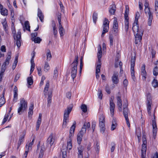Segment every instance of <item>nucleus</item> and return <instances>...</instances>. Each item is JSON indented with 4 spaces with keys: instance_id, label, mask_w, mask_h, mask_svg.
I'll return each instance as SVG.
<instances>
[{
    "instance_id": "f03ea898",
    "label": "nucleus",
    "mask_w": 158,
    "mask_h": 158,
    "mask_svg": "<svg viewBox=\"0 0 158 158\" xmlns=\"http://www.w3.org/2000/svg\"><path fill=\"white\" fill-rule=\"evenodd\" d=\"M19 106L18 109V113L19 114H21L27 108V103L23 98L20 99Z\"/></svg>"
},
{
    "instance_id": "f704fd0d",
    "label": "nucleus",
    "mask_w": 158,
    "mask_h": 158,
    "mask_svg": "<svg viewBox=\"0 0 158 158\" xmlns=\"http://www.w3.org/2000/svg\"><path fill=\"white\" fill-rule=\"evenodd\" d=\"M113 28L118 29V24L117 19L116 18H114Z\"/></svg>"
},
{
    "instance_id": "052dcab7",
    "label": "nucleus",
    "mask_w": 158,
    "mask_h": 158,
    "mask_svg": "<svg viewBox=\"0 0 158 158\" xmlns=\"http://www.w3.org/2000/svg\"><path fill=\"white\" fill-rule=\"evenodd\" d=\"M140 16V14L139 12H137L135 14V21L136 22H138V19Z\"/></svg>"
},
{
    "instance_id": "aec40b11",
    "label": "nucleus",
    "mask_w": 158,
    "mask_h": 158,
    "mask_svg": "<svg viewBox=\"0 0 158 158\" xmlns=\"http://www.w3.org/2000/svg\"><path fill=\"white\" fill-rule=\"evenodd\" d=\"M34 108L33 105L31 104L29 108V112H28V117L30 119L32 118V116L33 114V109Z\"/></svg>"
},
{
    "instance_id": "20e7f679",
    "label": "nucleus",
    "mask_w": 158,
    "mask_h": 158,
    "mask_svg": "<svg viewBox=\"0 0 158 158\" xmlns=\"http://www.w3.org/2000/svg\"><path fill=\"white\" fill-rule=\"evenodd\" d=\"M49 86V82L48 81L46 82V84L45 85V87L44 88V94L45 96H46L47 94L48 95V105L51 103V100H52V92H48V88Z\"/></svg>"
},
{
    "instance_id": "4be33fe9",
    "label": "nucleus",
    "mask_w": 158,
    "mask_h": 158,
    "mask_svg": "<svg viewBox=\"0 0 158 158\" xmlns=\"http://www.w3.org/2000/svg\"><path fill=\"white\" fill-rule=\"evenodd\" d=\"M117 125L116 120L115 118H113L112 121L111 130V131H114V130L117 127Z\"/></svg>"
},
{
    "instance_id": "9d476101",
    "label": "nucleus",
    "mask_w": 158,
    "mask_h": 158,
    "mask_svg": "<svg viewBox=\"0 0 158 158\" xmlns=\"http://www.w3.org/2000/svg\"><path fill=\"white\" fill-rule=\"evenodd\" d=\"M143 31V29H141L139 30L138 33H137L135 37V44H138L139 42L141 41Z\"/></svg>"
},
{
    "instance_id": "a19ab883",
    "label": "nucleus",
    "mask_w": 158,
    "mask_h": 158,
    "mask_svg": "<svg viewBox=\"0 0 158 158\" xmlns=\"http://www.w3.org/2000/svg\"><path fill=\"white\" fill-rule=\"evenodd\" d=\"M98 19V14L97 13L94 12L93 15V19L94 22L96 24Z\"/></svg>"
},
{
    "instance_id": "c9c22d12",
    "label": "nucleus",
    "mask_w": 158,
    "mask_h": 158,
    "mask_svg": "<svg viewBox=\"0 0 158 158\" xmlns=\"http://www.w3.org/2000/svg\"><path fill=\"white\" fill-rule=\"evenodd\" d=\"M59 32L60 34V36H63L65 33V30L63 27H59Z\"/></svg>"
},
{
    "instance_id": "4c0bfd02",
    "label": "nucleus",
    "mask_w": 158,
    "mask_h": 158,
    "mask_svg": "<svg viewBox=\"0 0 158 158\" xmlns=\"http://www.w3.org/2000/svg\"><path fill=\"white\" fill-rule=\"evenodd\" d=\"M117 106H122V101L121 97L119 96H117Z\"/></svg>"
},
{
    "instance_id": "a878e982",
    "label": "nucleus",
    "mask_w": 158,
    "mask_h": 158,
    "mask_svg": "<svg viewBox=\"0 0 158 158\" xmlns=\"http://www.w3.org/2000/svg\"><path fill=\"white\" fill-rule=\"evenodd\" d=\"M56 15L57 17V19L59 23V27H62L61 25V14L59 13L58 12L56 14Z\"/></svg>"
},
{
    "instance_id": "ddd939ff",
    "label": "nucleus",
    "mask_w": 158,
    "mask_h": 158,
    "mask_svg": "<svg viewBox=\"0 0 158 158\" xmlns=\"http://www.w3.org/2000/svg\"><path fill=\"white\" fill-rule=\"evenodd\" d=\"M154 119L152 120V126L153 128V136H154L155 135L156 136V135L157 131V128L156 124V120H155V116L154 114Z\"/></svg>"
},
{
    "instance_id": "9b49d317",
    "label": "nucleus",
    "mask_w": 158,
    "mask_h": 158,
    "mask_svg": "<svg viewBox=\"0 0 158 158\" xmlns=\"http://www.w3.org/2000/svg\"><path fill=\"white\" fill-rule=\"evenodd\" d=\"M115 105L113 101V100L111 98L110 100V108L111 116L113 117L114 114V110Z\"/></svg>"
},
{
    "instance_id": "e433bc0d",
    "label": "nucleus",
    "mask_w": 158,
    "mask_h": 158,
    "mask_svg": "<svg viewBox=\"0 0 158 158\" xmlns=\"http://www.w3.org/2000/svg\"><path fill=\"white\" fill-rule=\"evenodd\" d=\"M27 83L30 85H31L33 83V80L32 79V76H31V77H28L27 79Z\"/></svg>"
},
{
    "instance_id": "338daca9",
    "label": "nucleus",
    "mask_w": 158,
    "mask_h": 158,
    "mask_svg": "<svg viewBox=\"0 0 158 158\" xmlns=\"http://www.w3.org/2000/svg\"><path fill=\"white\" fill-rule=\"evenodd\" d=\"M96 124V123L95 121H93L92 122V128L93 130V132L94 131V129H95Z\"/></svg>"
},
{
    "instance_id": "dca6fc26",
    "label": "nucleus",
    "mask_w": 158,
    "mask_h": 158,
    "mask_svg": "<svg viewBox=\"0 0 158 158\" xmlns=\"http://www.w3.org/2000/svg\"><path fill=\"white\" fill-rule=\"evenodd\" d=\"M141 75L142 79L143 81H145L146 78L147 73L145 70V66L143 64L141 67Z\"/></svg>"
},
{
    "instance_id": "cd10ccee",
    "label": "nucleus",
    "mask_w": 158,
    "mask_h": 158,
    "mask_svg": "<svg viewBox=\"0 0 158 158\" xmlns=\"http://www.w3.org/2000/svg\"><path fill=\"white\" fill-rule=\"evenodd\" d=\"M152 103V102H147V103L148 112L149 115H151V109Z\"/></svg>"
},
{
    "instance_id": "7c9ffc66",
    "label": "nucleus",
    "mask_w": 158,
    "mask_h": 158,
    "mask_svg": "<svg viewBox=\"0 0 158 158\" xmlns=\"http://www.w3.org/2000/svg\"><path fill=\"white\" fill-rule=\"evenodd\" d=\"M147 102H152L151 94L148 92L146 94Z\"/></svg>"
},
{
    "instance_id": "de8ad7c7",
    "label": "nucleus",
    "mask_w": 158,
    "mask_h": 158,
    "mask_svg": "<svg viewBox=\"0 0 158 158\" xmlns=\"http://www.w3.org/2000/svg\"><path fill=\"white\" fill-rule=\"evenodd\" d=\"M82 136H81V135L80 134H77V141L78 143L80 145L81 144V142L82 140Z\"/></svg>"
},
{
    "instance_id": "5fc2aeb1",
    "label": "nucleus",
    "mask_w": 158,
    "mask_h": 158,
    "mask_svg": "<svg viewBox=\"0 0 158 158\" xmlns=\"http://www.w3.org/2000/svg\"><path fill=\"white\" fill-rule=\"evenodd\" d=\"M94 147L97 152L98 153L99 152L100 147L99 143L98 142H96Z\"/></svg>"
},
{
    "instance_id": "412c9836",
    "label": "nucleus",
    "mask_w": 158,
    "mask_h": 158,
    "mask_svg": "<svg viewBox=\"0 0 158 158\" xmlns=\"http://www.w3.org/2000/svg\"><path fill=\"white\" fill-rule=\"evenodd\" d=\"M75 125L76 122H75L70 129V134L69 135V138L72 136L73 135L76 127Z\"/></svg>"
},
{
    "instance_id": "bf43d9fd",
    "label": "nucleus",
    "mask_w": 158,
    "mask_h": 158,
    "mask_svg": "<svg viewBox=\"0 0 158 158\" xmlns=\"http://www.w3.org/2000/svg\"><path fill=\"white\" fill-rule=\"evenodd\" d=\"M98 98L100 99H102V94L101 90L99 89L98 93Z\"/></svg>"
},
{
    "instance_id": "39448f33",
    "label": "nucleus",
    "mask_w": 158,
    "mask_h": 158,
    "mask_svg": "<svg viewBox=\"0 0 158 158\" xmlns=\"http://www.w3.org/2000/svg\"><path fill=\"white\" fill-rule=\"evenodd\" d=\"M123 115L125 117V120L127 124L129 127H130V123L129 121V119L128 118V114L129 113V111L128 109L127 104L125 103L123 104Z\"/></svg>"
},
{
    "instance_id": "ea45409f",
    "label": "nucleus",
    "mask_w": 158,
    "mask_h": 158,
    "mask_svg": "<svg viewBox=\"0 0 158 158\" xmlns=\"http://www.w3.org/2000/svg\"><path fill=\"white\" fill-rule=\"evenodd\" d=\"M32 41H34L35 43H40L42 40L39 37H35L34 39L31 38Z\"/></svg>"
},
{
    "instance_id": "f8f14e48",
    "label": "nucleus",
    "mask_w": 158,
    "mask_h": 158,
    "mask_svg": "<svg viewBox=\"0 0 158 158\" xmlns=\"http://www.w3.org/2000/svg\"><path fill=\"white\" fill-rule=\"evenodd\" d=\"M21 33L19 32L17 33L16 38L14 37V40L16 41V44L18 48H19L21 45Z\"/></svg>"
},
{
    "instance_id": "0e129e2a",
    "label": "nucleus",
    "mask_w": 158,
    "mask_h": 158,
    "mask_svg": "<svg viewBox=\"0 0 158 158\" xmlns=\"http://www.w3.org/2000/svg\"><path fill=\"white\" fill-rule=\"evenodd\" d=\"M146 144H144L143 143V144H142L141 151L146 152L147 149Z\"/></svg>"
},
{
    "instance_id": "a18cd8bd",
    "label": "nucleus",
    "mask_w": 158,
    "mask_h": 158,
    "mask_svg": "<svg viewBox=\"0 0 158 158\" xmlns=\"http://www.w3.org/2000/svg\"><path fill=\"white\" fill-rule=\"evenodd\" d=\"M69 141L67 142V148L68 149L70 150L72 149V145L70 138H69Z\"/></svg>"
},
{
    "instance_id": "0eeeda50",
    "label": "nucleus",
    "mask_w": 158,
    "mask_h": 158,
    "mask_svg": "<svg viewBox=\"0 0 158 158\" xmlns=\"http://www.w3.org/2000/svg\"><path fill=\"white\" fill-rule=\"evenodd\" d=\"M145 13L148 18V26H150L152 25V21L153 20V14L151 12L150 9H146L144 10Z\"/></svg>"
},
{
    "instance_id": "5701e85b",
    "label": "nucleus",
    "mask_w": 158,
    "mask_h": 158,
    "mask_svg": "<svg viewBox=\"0 0 158 158\" xmlns=\"http://www.w3.org/2000/svg\"><path fill=\"white\" fill-rule=\"evenodd\" d=\"M37 15H38V16L39 17L41 21V22H43L44 19V16L41 10L39 8L38 9Z\"/></svg>"
},
{
    "instance_id": "a211bd4d",
    "label": "nucleus",
    "mask_w": 158,
    "mask_h": 158,
    "mask_svg": "<svg viewBox=\"0 0 158 158\" xmlns=\"http://www.w3.org/2000/svg\"><path fill=\"white\" fill-rule=\"evenodd\" d=\"M77 149L78 150L77 152L78 158H83V148L81 146H79L77 148Z\"/></svg>"
},
{
    "instance_id": "b1692460",
    "label": "nucleus",
    "mask_w": 158,
    "mask_h": 158,
    "mask_svg": "<svg viewBox=\"0 0 158 158\" xmlns=\"http://www.w3.org/2000/svg\"><path fill=\"white\" fill-rule=\"evenodd\" d=\"M101 68V66L100 64H98L97 65V66L96 69V78L98 79L99 77V75L98 74L100 71V69Z\"/></svg>"
},
{
    "instance_id": "3c124183",
    "label": "nucleus",
    "mask_w": 158,
    "mask_h": 158,
    "mask_svg": "<svg viewBox=\"0 0 158 158\" xmlns=\"http://www.w3.org/2000/svg\"><path fill=\"white\" fill-rule=\"evenodd\" d=\"M53 74V77L55 78H56L58 76V70L57 67L55 68Z\"/></svg>"
},
{
    "instance_id": "4468645a",
    "label": "nucleus",
    "mask_w": 158,
    "mask_h": 158,
    "mask_svg": "<svg viewBox=\"0 0 158 158\" xmlns=\"http://www.w3.org/2000/svg\"><path fill=\"white\" fill-rule=\"evenodd\" d=\"M118 73H114L112 77V81L113 83L115 84H117L119 82L118 78Z\"/></svg>"
},
{
    "instance_id": "393cba45",
    "label": "nucleus",
    "mask_w": 158,
    "mask_h": 158,
    "mask_svg": "<svg viewBox=\"0 0 158 158\" xmlns=\"http://www.w3.org/2000/svg\"><path fill=\"white\" fill-rule=\"evenodd\" d=\"M25 135V134L23 133L20 135L18 144L21 145L22 143L23 142Z\"/></svg>"
},
{
    "instance_id": "37998d69",
    "label": "nucleus",
    "mask_w": 158,
    "mask_h": 158,
    "mask_svg": "<svg viewBox=\"0 0 158 158\" xmlns=\"http://www.w3.org/2000/svg\"><path fill=\"white\" fill-rule=\"evenodd\" d=\"M24 25L26 29L29 31H30V26L29 22L28 21H26L25 22Z\"/></svg>"
},
{
    "instance_id": "4d7b16f0",
    "label": "nucleus",
    "mask_w": 158,
    "mask_h": 158,
    "mask_svg": "<svg viewBox=\"0 0 158 158\" xmlns=\"http://www.w3.org/2000/svg\"><path fill=\"white\" fill-rule=\"evenodd\" d=\"M9 115V113H8L7 114L5 115L4 118L2 122V124H4L7 121Z\"/></svg>"
},
{
    "instance_id": "2f4dec72",
    "label": "nucleus",
    "mask_w": 158,
    "mask_h": 158,
    "mask_svg": "<svg viewBox=\"0 0 158 158\" xmlns=\"http://www.w3.org/2000/svg\"><path fill=\"white\" fill-rule=\"evenodd\" d=\"M1 14L3 16H6L8 15V10L5 8H3L1 10Z\"/></svg>"
},
{
    "instance_id": "603ef678",
    "label": "nucleus",
    "mask_w": 158,
    "mask_h": 158,
    "mask_svg": "<svg viewBox=\"0 0 158 158\" xmlns=\"http://www.w3.org/2000/svg\"><path fill=\"white\" fill-rule=\"evenodd\" d=\"M84 128V127H82L81 131H80L79 133L78 134H80L81 135V136L82 137L84 134L86 132V129H85Z\"/></svg>"
},
{
    "instance_id": "f3484780",
    "label": "nucleus",
    "mask_w": 158,
    "mask_h": 158,
    "mask_svg": "<svg viewBox=\"0 0 158 158\" xmlns=\"http://www.w3.org/2000/svg\"><path fill=\"white\" fill-rule=\"evenodd\" d=\"M47 141L48 144H50L51 146L53 144L54 142V139L53 138L52 133H51L50 134L47 139Z\"/></svg>"
},
{
    "instance_id": "7ed1b4c3",
    "label": "nucleus",
    "mask_w": 158,
    "mask_h": 158,
    "mask_svg": "<svg viewBox=\"0 0 158 158\" xmlns=\"http://www.w3.org/2000/svg\"><path fill=\"white\" fill-rule=\"evenodd\" d=\"M73 109L72 106H68L66 109L64 110V114L63 123L62 127H65L66 126L67 120H68L69 115Z\"/></svg>"
},
{
    "instance_id": "864d4df0",
    "label": "nucleus",
    "mask_w": 158,
    "mask_h": 158,
    "mask_svg": "<svg viewBox=\"0 0 158 158\" xmlns=\"http://www.w3.org/2000/svg\"><path fill=\"white\" fill-rule=\"evenodd\" d=\"M153 74L155 76H157L158 74V69L157 66L155 67L153 69Z\"/></svg>"
},
{
    "instance_id": "bb28decb",
    "label": "nucleus",
    "mask_w": 158,
    "mask_h": 158,
    "mask_svg": "<svg viewBox=\"0 0 158 158\" xmlns=\"http://www.w3.org/2000/svg\"><path fill=\"white\" fill-rule=\"evenodd\" d=\"M50 69V66L48 62L46 61L44 67V71L46 72H48Z\"/></svg>"
},
{
    "instance_id": "423d86ee",
    "label": "nucleus",
    "mask_w": 158,
    "mask_h": 158,
    "mask_svg": "<svg viewBox=\"0 0 158 158\" xmlns=\"http://www.w3.org/2000/svg\"><path fill=\"white\" fill-rule=\"evenodd\" d=\"M109 24V21L108 19L106 18H105L102 25L103 30L101 35L102 37H103L104 36L105 34L108 31Z\"/></svg>"
},
{
    "instance_id": "79ce46f5",
    "label": "nucleus",
    "mask_w": 158,
    "mask_h": 158,
    "mask_svg": "<svg viewBox=\"0 0 158 158\" xmlns=\"http://www.w3.org/2000/svg\"><path fill=\"white\" fill-rule=\"evenodd\" d=\"M4 97H0V107L2 106L5 103Z\"/></svg>"
},
{
    "instance_id": "e2e57ef3",
    "label": "nucleus",
    "mask_w": 158,
    "mask_h": 158,
    "mask_svg": "<svg viewBox=\"0 0 158 158\" xmlns=\"http://www.w3.org/2000/svg\"><path fill=\"white\" fill-rule=\"evenodd\" d=\"M125 30L126 32H127L129 29V23L127 21L125 22Z\"/></svg>"
},
{
    "instance_id": "f257e3e1",
    "label": "nucleus",
    "mask_w": 158,
    "mask_h": 158,
    "mask_svg": "<svg viewBox=\"0 0 158 158\" xmlns=\"http://www.w3.org/2000/svg\"><path fill=\"white\" fill-rule=\"evenodd\" d=\"M78 59V55L76 56L73 63L70 65L71 70V75L73 80H74L76 76Z\"/></svg>"
},
{
    "instance_id": "8fccbe9b",
    "label": "nucleus",
    "mask_w": 158,
    "mask_h": 158,
    "mask_svg": "<svg viewBox=\"0 0 158 158\" xmlns=\"http://www.w3.org/2000/svg\"><path fill=\"white\" fill-rule=\"evenodd\" d=\"M81 109L84 113H85L87 111V106L85 104L81 105Z\"/></svg>"
},
{
    "instance_id": "13d9d810",
    "label": "nucleus",
    "mask_w": 158,
    "mask_h": 158,
    "mask_svg": "<svg viewBox=\"0 0 158 158\" xmlns=\"http://www.w3.org/2000/svg\"><path fill=\"white\" fill-rule=\"evenodd\" d=\"M144 6H145V9L144 10H146V9H150V8L149 6V3L148 2L147 0H145V3L144 4Z\"/></svg>"
},
{
    "instance_id": "c85d7f7f",
    "label": "nucleus",
    "mask_w": 158,
    "mask_h": 158,
    "mask_svg": "<svg viewBox=\"0 0 158 158\" xmlns=\"http://www.w3.org/2000/svg\"><path fill=\"white\" fill-rule=\"evenodd\" d=\"M45 150V148L44 146L41 147V150L39 155L38 158H42L43 156L44 152Z\"/></svg>"
},
{
    "instance_id": "09e8293b",
    "label": "nucleus",
    "mask_w": 158,
    "mask_h": 158,
    "mask_svg": "<svg viewBox=\"0 0 158 158\" xmlns=\"http://www.w3.org/2000/svg\"><path fill=\"white\" fill-rule=\"evenodd\" d=\"M84 127V128L86 130V128L88 129H89L90 128V124L89 122H85L82 127Z\"/></svg>"
},
{
    "instance_id": "473e14b6",
    "label": "nucleus",
    "mask_w": 158,
    "mask_h": 158,
    "mask_svg": "<svg viewBox=\"0 0 158 158\" xmlns=\"http://www.w3.org/2000/svg\"><path fill=\"white\" fill-rule=\"evenodd\" d=\"M47 60L48 61H50L52 58V55L50 50H48L46 53Z\"/></svg>"
},
{
    "instance_id": "c756f323",
    "label": "nucleus",
    "mask_w": 158,
    "mask_h": 158,
    "mask_svg": "<svg viewBox=\"0 0 158 158\" xmlns=\"http://www.w3.org/2000/svg\"><path fill=\"white\" fill-rule=\"evenodd\" d=\"M2 23L3 25V27L5 31L6 32H7L8 30V25L7 23V22H6V19H4V21L3 22H2Z\"/></svg>"
},
{
    "instance_id": "680f3d73",
    "label": "nucleus",
    "mask_w": 158,
    "mask_h": 158,
    "mask_svg": "<svg viewBox=\"0 0 158 158\" xmlns=\"http://www.w3.org/2000/svg\"><path fill=\"white\" fill-rule=\"evenodd\" d=\"M115 145H116V144H115V143H114V142H113L111 143V152H114V149H115Z\"/></svg>"
},
{
    "instance_id": "69168bd1",
    "label": "nucleus",
    "mask_w": 158,
    "mask_h": 158,
    "mask_svg": "<svg viewBox=\"0 0 158 158\" xmlns=\"http://www.w3.org/2000/svg\"><path fill=\"white\" fill-rule=\"evenodd\" d=\"M62 154V158H65L66 157V151L64 149L61 151Z\"/></svg>"
},
{
    "instance_id": "58836bf2",
    "label": "nucleus",
    "mask_w": 158,
    "mask_h": 158,
    "mask_svg": "<svg viewBox=\"0 0 158 158\" xmlns=\"http://www.w3.org/2000/svg\"><path fill=\"white\" fill-rule=\"evenodd\" d=\"M115 6L114 5H113L111 8L109 10V12L111 15H114V14L115 11Z\"/></svg>"
},
{
    "instance_id": "774afa93",
    "label": "nucleus",
    "mask_w": 158,
    "mask_h": 158,
    "mask_svg": "<svg viewBox=\"0 0 158 158\" xmlns=\"http://www.w3.org/2000/svg\"><path fill=\"white\" fill-rule=\"evenodd\" d=\"M37 71L38 73V75L40 76H41L42 74V71H41V67H39L37 68Z\"/></svg>"
},
{
    "instance_id": "6e6d98bb",
    "label": "nucleus",
    "mask_w": 158,
    "mask_h": 158,
    "mask_svg": "<svg viewBox=\"0 0 158 158\" xmlns=\"http://www.w3.org/2000/svg\"><path fill=\"white\" fill-rule=\"evenodd\" d=\"M99 122H105V117L103 115H100L99 118Z\"/></svg>"
},
{
    "instance_id": "72a5a7b5",
    "label": "nucleus",
    "mask_w": 158,
    "mask_h": 158,
    "mask_svg": "<svg viewBox=\"0 0 158 158\" xmlns=\"http://www.w3.org/2000/svg\"><path fill=\"white\" fill-rule=\"evenodd\" d=\"M152 86L154 88H156L158 86V81L154 78L152 81Z\"/></svg>"
},
{
    "instance_id": "6e6552de",
    "label": "nucleus",
    "mask_w": 158,
    "mask_h": 158,
    "mask_svg": "<svg viewBox=\"0 0 158 158\" xmlns=\"http://www.w3.org/2000/svg\"><path fill=\"white\" fill-rule=\"evenodd\" d=\"M11 52H9L8 53L6 58L5 62L3 63L1 67V71L2 73H4L6 69V66L9 63V61L11 59Z\"/></svg>"
},
{
    "instance_id": "1a4fd4ad",
    "label": "nucleus",
    "mask_w": 158,
    "mask_h": 158,
    "mask_svg": "<svg viewBox=\"0 0 158 158\" xmlns=\"http://www.w3.org/2000/svg\"><path fill=\"white\" fill-rule=\"evenodd\" d=\"M135 57L134 56L131 57V76L133 81H135V76L134 66L135 64Z\"/></svg>"
},
{
    "instance_id": "6ab92c4d",
    "label": "nucleus",
    "mask_w": 158,
    "mask_h": 158,
    "mask_svg": "<svg viewBox=\"0 0 158 158\" xmlns=\"http://www.w3.org/2000/svg\"><path fill=\"white\" fill-rule=\"evenodd\" d=\"M42 114L40 113L39 114V118L36 122V130L38 131L40 127V125L41 123Z\"/></svg>"
},
{
    "instance_id": "2eb2a0df",
    "label": "nucleus",
    "mask_w": 158,
    "mask_h": 158,
    "mask_svg": "<svg viewBox=\"0 0 158 158\" xmlns=\"http://www.w3.org/2000/svg\"><path fill=\"white\" fill-rule=\"evenodd\" d=\"M142 29L140 28L139 29V26L138 25V22L135 21L133 24L132 30L135 33L136 32L138 33L139 30Z\"/></svg>"
},
{
    "instance_id": "49530a36",
    "label": "nucleus",
    "mask_w": 158,
    "mask_h": 158,
    "mask_svg": "<svg viewBox=\"0 0 158 158\" xmlns=\"http://www.w3.org/2000/svg\"><path fill=\"white\" fill-rule=\"evenodd\" d=\"M114 38L113 35L110 34L109 36V40L110 43V46H113L114 43Z\"/></svg>"
},
{
    "instance_id": "c03bdc74",
    "label": "nucleus",
    "mask_w": 158,
    "mask_h": 158,
    "mask_svg": "<svg viewBox=\"0 0 158 158\" xmlns=\"http://www.w3.org/2000/svg\"><path fill=\"white\" fill-rule=\"evenodd\" d=\"M102 48L101 46H100L98 49L97 53V56L98 58H101L102 56Z\"/></svg>"
}]
</instances>
